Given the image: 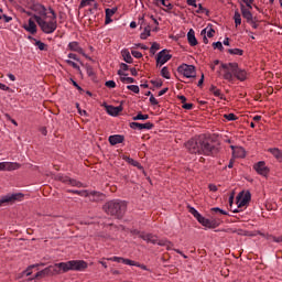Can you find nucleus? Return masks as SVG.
I'll use <instances>...</instances> for the list:
<instances>
[{"label": "nucleus", "instance_id": "nucleus-1", "mask_svg": "<svg viewBox=\"0 0 282 282\" xmlns=\"http://www.w3.org/2000/svg\"><path fill=\"white\" fill-rule=\"evenodd\" d=\"M185 147L187 151L198 155H215L217 153L216 147L210 144V141L204 134L191 139Z\"/></svg>", "mask_w": 282, "mask_h": 282}, {"label": "nucleus", "instance_id": "nucleus-2", "mask_svg": "<svg viewBox=\"0 0 282 282\" xmlns=\"http://www.w3.org/2000/svg\"><path fill=\"white\" fill-rule=\"evenodd\" d=\"M48 10L51 15H46L45 18L35 15V22L44 34H54L58 28V22L56 21L57 15L54 9L50 8Z\"/></svg>", "mask_w": 282, "mask_h": 282}, {"label": "nucleus", "instance_id": "nucleus-3", "mask_svg": "<svg viewBox=\"0 0 282 282\" xmlns=\"http://www.w3.org/2000/svg\"><path fill=\"white\" fill-rule=\"evenodd\" d=\"M104 208L107 215H111V217H116L117 219H122L124 213H127V202L120 199L110 200Z\"/></svg>", "mask_w": 282, "mask_h": 282}, {"label": "nucleus", "instance_id": "nucleus-4", "mask_svg": "<svg viewBox=\"0 0 282 282\" xmlns=\"http://www.w3.org/2000/svg\"><path fill=\"white\" fill-rule=\"evenodd\" d=\"M131 235L140 237V239H143V241H147L148 243H156L158 246H164L167 250H171V248H173V243L171 241L159 240L156 236H153V234H147L138 229H134L131 231Z\"/></svg>", "mask_w": 282, "mask_h": 282}, {"label": "nucleus", "instance_id": "nucleus-5", "mask_svg": "<svg viewBox=\"0 0 282 282\" xmlns=\"http://www.w3.org/2000/svg\"><path fill=\"white\" fill-rule=\"evenodd\" d=\"M57 268L59 269V274L61 272H69V270L83 272L87 270V263L85 260H70L67 262L57 263Z\"/></svg>", "mask_w": 282, "mask_h": 282}, {"label": "nucleus", "instance_id": "nucleus-6", "mask_svg": "<svg viewBox=\"0 0 282 282\" xmlns=\"http://www.w3.org/2000/svg\"><path fill=\"white\" fill-rule=\"evenodd\" d=\"M238 67L239 64L237 63L221 64L220 69L224 70L223 78L228 80V83H232V80H235V74L237 73Z\"/></svg>", "mask_w": 282, "mask_h": 282}, {"label": "nucleus", "instance_id": "nucleus-7", "mask_svg": "<svg viewBox=\"0 0 282 282\" xmlns=\"http://www.w3.org/2000/svg\"><path fill=\"white\" fill-rule=\"evenodd\" d=\"M189 213L197 219L198 224H202L205 228H217V221L207 219L206 217L202 216L195 207H189Z\"/></svg>", "mask_w": 282, "mask_h": 282}, {"label": "nucleus", "instance_id": "nucleus-8", "mask_svg": "<svg viewBox=\"0 0 282 282\" xmlns=\"http://www.w3.org/2000/svg\"><path fill=\"white\" fill-rule=\"evenodd\" d=\"M177 72L180 74H183V76H185V78H195V76L197 75V73L195 70V66L188 65V64H183V65L178 66Z\"/></svg>", "mask_w": 282, "mask_h": 282}, {"label": "nucleus", "instance_id": "nucleus-9", "mask_svg": "<svg viewBox=\"0 0 282 282\" xmlns=\"http://www.w3.org/2000/svg\"><path fill=\"white\" fill-rule=\"evenodd\" d=\"M48 274H61V271L58 269V263L50 265V267L45 268L44 270L37 272L35 274V279H43V276H48Z\"/></svg>", "mask_w": 282, "mask_h": 282}, {"label": "nucleus", "instance_id": "nucleus-10", "mask_svg": "<svg viewBox=\"0 0 282 282\" xmlns=\"http://www.w3.org/2000/svg\"><path fill=\"white\" fill-rule=\"evenodd\" d=\"M31 10L35 12V14L32 15V19H34V21H36L35 17H41L42 19H45V17H47V8H45V6L41 3H33L31 6Z\"/></svg>", "mask_w": 282, "mask_h": 282}, {"label": "nucleus", "instance_id": "nucleus-11", "mask_svg": "<svg viewBox=\"0 0 282 282\" xmlns=\"http://www.w3.org/2000/svg\"><path fill=\"white\" fill-rule=\"evenodd\" d=\"M22 200H23L22 193L9 194L7 196H3L0 199V206H3L4 204H14V202H22Z\"/></svg>", "mask_w": 282, "mask_h": 282}, {"label": "nucleus", "instance_id": "nucleus-12", "mask_svg": "<svg viewBox=\"0 0 282 282\" xmlns=\"http://www.w3.org/2000/svg\"><path fill=\"white\" fill-rule=\"evenodd\" d=\"M67 50H69V52H77V54H82L84 58H89V56L85 54L83 47H80V43H78L77 41L69 42L67 45Z\"/></svg>", "mask_w": 282, "mask_h": 282}, {"label": "nucleus", "instance_id": "nucleus-13", "mask_svg": "<svg viewBox=\"0 0 282 282\" xmlns=\"http://www.w3.org/2000/svg\"><path fill=\"white\" fill-rule=\"evenodd\" d=\"M169 61H171V55L166 54L165 50L161 51L156 56V65H160V67L169 63Z\"/></svg>", "mask_w": 282, "mask_h": 282}, {"label": "nucleus", "instance_id": "nucleus-14", "mask_svg": "<svg viewBox=\"0 0 282 282\" xmlns=\"http://www.w3.org/2000/svg\"><path fill=\"white\" fill-rule=\"evenodd\" d=\"M153 123L147 122V123H140V122H131L130 128L131 129H138L139 131H143L145 129L147 131H151L153 129Z\"/></svg>", "mask_w": 282, "mask_h": 282}, {"label": "nucleus", "instance_id": "nucleus-15", "mask_svg": "<svg viewBox=\"0 0 282 282\" xmlns=\"http://www.w3.org/2000/svg\"><path fill=\"white\" fill-rule=\"evenodd\" d=\"M254 171H257V173H259V175H268V173H270V170L268 169V166H265V162L260 161L258 162L254 166H253Z\"/></svg>", "mask_w": 282, "mask_h": 282}, {"label": "nucleus", "instance_id": "nucleus-16", "mask_svg": "<svg viewBox=\"0 0 282 282\" xmlns=\"http://www.w3.org/2000/svg\"><path fill=\"white\" fill-rule=\"evenodd\" d=\"M23 29L30 34H36L37 32L36 22H34V20L30 18L28 23L23 24Z\"/></svg>", "mask_w": 282, "mask_h": 282}, {"label": "nucleus", "instance_id": "nucleus-17", "mask_svg": "<svg viewBox=\"0 0 282 282\" xmlns=\"http://www.w3.org/2000/svg\"><path fill=\"white\" fill-rule=\"evenodd\" d=\"M240 11L243 19H246L248 23L252 22V11H248V9H246V4L240 3Z\"/></svg>", "mask_w": 282, "mask_h": 282}, {"label": "nucleus", "instance_id": "nucleus-18", "mask_svg": "<svg viewBox=\"0 0 282 282\" xmlns=\"http://www.w3.org/2000/svg\"><path fill=\"white\" fill-rule=\"evenodd\" d=\"M105 107H106V111L109 116L116 117L120 113V111H122V106L116 107V106L106 105Z\"/></svg>", "mask_w": 282, "mask_h": 282}, {"label": "nucleus", "instance_id": "nucleus-19", "mask_svg": "<svg viewBox=\"0 0 282 282\" xmlns=\"http://www.w3.org/2000/svg\"><path fill=\"white\" fill-rule=\"evenodd\" d=\"M108 141L112 147H116V144H122V142H124V137L121 134H113L109 137Z\"/></svg>", "mask_w": 282, "mask_h": 282}, {"label": "nucleus", "instance_id": "nucleus-20", "mask_svg": "<svg viewBox=\"0 0 282 282\" xmlns=\"http://www.w3.org/2000/svg\"><path fill=\"white\" fill-rule=\"evenodd\" d=\"M187 41H188V44L192 46V47H195V45H197V37H195V30L191 29L187 33Z\"/></svg>", "mask_w": 282, "mask_h": 282}, {"label": "nucleus", "instance_id": "nucleus-21", "mask_svg": "<svg viewBox=\"0 0 282 282\" xmlns=\"http://www.w3.org/2000/svg\"><path fill=\"white\" fill-rule=\"evenodd\" d=\"M231 150L235 158H246V150H243V148H237L235 145H231Z\"/></svg>", "mask_w": 282, "mask_h": 282}, {"label": "nucleus", "instance_id": "nucleus-22", "mask_svg": "<svg viewBox=\"0 0 282 282\" xmlns=\"http://www.w3.org/2000/svg\"><path fill=\"white\" fill-rule=\"evenodd\" d=\"M210 94H213L214 96H216V98H220V100H226V98L224 97V95L221 94V90L218 89L217 86L212 85L209 88Z\"/></svg>", "mask_w": 282, "mask_h": 282}, {"label": "nucleus", "instance_id": "nucleus-23", "mask_svg": "<svg viewBox=\"0 0 282 282\" xmlns=\"http://www.w3.org/2000/svg\"><path fill=\"white\" fill-rule=\"evenodd\" d=\"M235 78H237L238 80H246V78L248 77V74L246 73V70L241 69V68H237L236 73H235Z\"/></svg>", "mask_w": 282, "mask_h": 282}, {"label": "nucleus", "instance_id": "nucleus-24", "mask_svg": "<svg viewBox=\"0 0 282 282\" xmlns=\"http://www.w3.org/2000/svg\"><path fill=\"white\" fill-rule=\"evenodd\" d=\"M121 56L123 57L124 63H133V57H131V53L129 52V50H122Z\"/></svg>", "mask_w": 282, "mask_h": 282}, {"label": "nucleus", "instance_id": "nucleus-25", "mask_svg": "<svg viewBox=\"0 0 282 282\" xmlns=\"http://www.w3.org/2000/svg\"><path fill=\"white\" fill-rule=\"evenodd\" d=\"M270 153L278 159L279 162H282V151L278 148L269 149Z\"/></svg>", "mask_w": 282, "mask_h": 282}, {"label": "nucleus", "instance_id": "nucleus-26", "mask_svg": "<svg viewBox=\"0 0 282 282\" xmlns=\"http://www.w3.org/2000/svg\"><path fill=\"white\" fill-rule=\"evenodd\" d=\"M124 262L127 263V265H135V268H141V270H145L147 272H149V268L144 264H140V262H135L133 260H126Z\"/></svg>", "mask_w": 282, "mask_h": 282}, {"label": "nucleus", "instance_id": "nucleus-27", "mask_svg": "<svg viewBox=\"0 0 282 282\" xmlns=\"http://www.w3.org/2000/svg\"><path fill=\"white\" fill-rule=\"evenodd\" d=\"M228 54H231V56H243V50L241 48H228Z\"/></svg>", "mask_w": 282, "mask_h": 282}, {"label": "nucleus", "instance_id": "nucleus-28", "mask_svg": "<svg viewBox=\"0 0 282 282\" xmlns=\"http://www.w3.org/2000/svg\"><path fill=\"white\" fill-rule=\"evenodd\" d=\"M124 72H129V65L121 63L120 69L118 70L119 76H129V74H126Z\"/></svg>", "mask_w": 282, "mask_h": 282}, {"label": "nucleus", "instance_id": "nucleus-29", "mask_svg": "<svg viewBox=\"0 0 282 282\" xmlns=\"http://www.w3.org/2000/svg\"><path fill=\"white\" fill-rule=\"evenodd\" d=\"M156 3H161L164 6L165 12H170V10H173V4L171 2H167L166 0H156Z\"/></svg>", "mask_w": 282, "mask_h": 282}, {"label": "nucleus", "instance_id": "nucleus-30", "mask_svg": "<svg viewBox=\"0 0 282 282\" xmlns=\"http://www.w3.org/2000/svg\"><path fill=\"white\" fill-rule=\"evenodd\" d=\"M149 36H151V26H145L144 32L140 35V39L145 41V39H149Z\"/></svg>", "mask_w": 282, "mask_h": 282}, {"label": "nucleus", "instance_id": "nucleus-31", "mask_svg": "<svg viewBox=\"0 0 282 282\" xmlns=\"http://www.w3.org/2000/svg\"><path fill=\"white\" fill-rule=\"evenodd\" d=\"M21 165L19 163L7 162V171H17Z\"/></svg>", "mask_w": 282, "mask_h": 282}, {"label": "nucleus", "instance_id": "nucleus-32", "mask_svg": "<svg viewBox=\"0 0 282 282\" xmlns=\"http://www.w3.org/2000/svg\"><path fill=\"white\" fill-rule=\"evenodd\" d=\"M239 195H241V199L245 203L250 204V199H252V195L250 194V192H246L245 194L240 193Z\"/></svg>", "mask_w": 282, "mask_h": 282}, {"label": "nucleus", "instance_id": "nucleus-33", "mask_svg": "<svg viewBox=\"0 0 282 282\" xmlns=\"http://www.w3.org/2000/svg\"><path fill=\"white\" fill-rule=\"evenodd\" d=\"M108 261H115L116 263H124V265H127L126 261H131V260L120 258V257H112V258H109Z\"/></svg>", "mask_w": 282, "mask_h": 282}, {"label": "nucleus", "instance_id": "nucleus-34", "mask_svg": "<svg viewBox=\"0 0 282 282\" xmlns=\"http://www.w3.org/2000/svg\"><path fill=\"white\" fill-rule=\"evenodd\" d=\"M123 160L128 162V164H131L132 166H140V163L133 159H131L128 155H123Z\"/></svg>", "mask_w": 282, "mask_h": 282}, {"label": "nucleus", "instance_id": "nucleus-35", "mask_svg": "<svg viewBox=\"0 0 282 282\" xmlns=\"http://www.w3.org/2000/svg\"><path fill=\"white\" fill-rule=\"evenodd\" d=\"M235 23H236V28H239V25H241V13H239V11H235Z\"/></svg>", "mask_w": 282, "mask_h": 282}, {"label": "nucleus", "instance_id": "nucleus-36", "mask_svg": "<svg viewBox=\"0 0 282 282\" xmlns=\"http://www.w3.org/2000/svg\"><path fill=\"white\" fill-rule=\"evenodd\" d=\"M68 193H73L74 195H79L80 197H87V191L68 189Z\"/></svg>", "mask_w": 282, "mask_h": 282}, {"label": "nucleus", "instance_id": "nucleus-37", "mask_svg": "<svg viewBox=\"0 0 282 282\" xmlns=\"http://www.w3.org/2000/svg\"><path fill=\"white\" fill-rule=\"evenodd\" d=\"M132 120H149V115H143L141 112H138L137 116L132 117Z\"/></svg>", "mask_w": 282, "mask_h": 282}, {"label": "nucleus", "instance_id": "nucleus-38", "mask_svg": "<svg viewBox=\"0 0 282 282\" xmlns=\"http://www.w3.org/2000/svg\"><path fill=\"white\" fill-rule=\"evenodd\" d=\"M161 76H163V78H166L167 80L171 78V73H169V67L164 66L161 69Z\"/></svg>", "mask_w": 282, "mask_h": 282}, {"label": "nucleus", "instance_id": "nucleus-39", "mask_svg": "<svg viewBox=\"0 0 282 282\" xmlns=\"http://www.w3.org/2000/svg\"><path fill=\"white\" fill-rule=\"evenodd\" d=\"M35 46L39 47L41 52H45V50H47V45L39 40L35 41Z\"/></svg>", "mask_w": 282, "mask_h": 282}, {"label": "nucleus", "instance_id": "nucleus-40", "mask_svg": "<svg viewBox=\"0 0 282 282\" xmlns=\"http://www.w3.org/2000/svg\"><path fill=\"white\" fill-rule=\"evenodd\" d=\"M210 210H212V213H215L216 215H228V212H226L219 207H213Z\"/></svg>", "mask_w": 282, "mask_h": 282}, {"label": "nucleus", "instance_id": "nucleus-41", "mask_svg": "<svg viewBox=\"0 0 282 282\" xmlns=\"http://www.w3.org/2000/svg\"><path fill=\"white\" fill-rule=\"evenodd\" d=\"M68 184H70V186H76L77 188H83V183L74 178H69Z\"/></svg>", "mask_w": 282, "mask_h": 282}, {"label": "nucleus", "instance_id": "nucleus-42", "mask_svg": "<svg viewBox=\"0 0 282 282\" xmlns=\"http://www.w3.org/2000/svg\"><path fill=\"white\" fill-rule=\"evenodd\" d=\"M197 10H196V13L197 14H209V11L206 9V8H204L202 4H198L197 6Z\"/></svg>", "mask_w": 282, "mask_h": 282}, {"label": "nucleus", "instance_id": "nucleus-43", "mask_svg": "<svg viewBox=\"0 0 282 282\" xmlns=\"http://www.w3.org/2000/svg\"><path fill=\"white\" fill-rule=\"evenodd\" d=\"M121 83H127L128 85L131 83H135V79L132 77L121 76L120 77Z\"/></svg>", "mask_w": 282, "mask_h": 282}, {"label": "nucleus", "instance_id": "nucleus-44", "mask_svg": "<svg viewBox=\"0 0 282 282\" xmlns=\"http://www.w3.org/2000/svg\"><path fill=\"white\" fill-rule=\"evenodd\" d=\"M237 206H238V208H243V206H248V203H245V202L241 199V195H238V196H237Z\"/></svg>", "mask_w": 282, "mask_h": 282}, {"label": "nucleus", "instance_id": "nucleus-45", "mask_svg": "<svg viewBox=\"0 0 282 282\" xmlns=\"http://www.w3.org/2000/svg\"><path fill=\"white\" fill-rule=\"evenodd\" d=\"M213 47L214 50H219L220 52H224V44L221 42H214Z\"/></svg>", "mask_w": 282, "mask_h": 282}, {"label": "nucleus", "instance_id": "nucleus-46", "mask_svg": "<svg viewBox=\"0 0 282 282\" xmlns=\"http://www.w3.org/2000/svg\"><path fill=\"white\" fill-rule=\"evenodd\" d=\"M127 89L133 91V94H140V87H138L137 85L127 86Z\"/></svg>", "mask_w": 282, "mask_h": 282}, {"label": "nucleus", "instance_id": "nucleus-47", "mask_svg": "<svg viewBox=\"0 0 282 282\" xmlns=\"http://www.w3.org/2000/svg\"><path fill=\"white\" fill-rule=\"evenodd\" d=\"M116 12H118V9H117V8H113V9H106V17L112 18Z\"/></svg>", "mask_w": 282, "mask_h": 282}, {"label": "nucleus", "instance_id": "nucleus-48", "mask_svg": "<svg viewBox=\"0 0 282 282\" xmlns=\"http://www.w3.org/2000/svg\"><path fill=\"white\" fill-rule=\"evenodd\" d=\"M65 62L67 65H70V67H73L74 69H80V66H78V64H76L74 61L66 59Z\"/></svg>", "mask_w": 282, "mask_h": 282}, {"label": "nucleus", "instance_id": "nucleus-49", "mask_svg": "<svg viewBox=\"0 0 282 282\" xmlns=\"http://www.w3.org/2000/svg\"><path fill=\"white\" fill-rule=\"evenodd\" d=\"M267 238L272 239L275 243H281L282 242V236L281 237H274V236L268 235Z\"/></svg>", "mask_w": 282, "mask_h": 282}, {"label": "nucleus", "instance_id": "nucleus-50", "mask_svg": "<svg viewBox=\"0 0 282 282\" xmlns=\"http://www.w3.org/2000/svg\"><path fill=\"white\" fill-rule=\"evenodd\" d=\"M158 50H160V44H158L156 42H154L150 48V52H152V54H155V52H158Z\"/></svg>", "mask_w": 282, "mask_h": 282}, {"label": "nucleus", "instance_id": "nucleus-51", "mask_svg": "<svg viewBox=\"0 0 282 282\" xmlns=\"http://www.w3.org/2000/svg\"><path fill=\"white\" fill-rule=\"evenodd\" d=\"M200 36H203V43H205V45H208V37H206V29L202 30Z\"/></svg>", "mask_w": 282, "mask_h": 282}, {"label": "nucleus", "instance_id": "nucleus-52", "mask_svg": "<svg viewBox=\"0 0 282 282\" xmlns=\"http://www.w3.org/2000/svg\"><path fill=\"white\" fill-rule=\"evenodd\" d=\"M36 268V265H30L25 271H23V274L25 276H30L32 274V269Z\"/></svg>", "mask_w": 282, "mask_h": 282}, {"label": "nucleus", "instance_id": "nucleus-53", "mask_svg": "<svg viewBox=\"0 0 282 282\" xmlns=\"http://www.w3.org/2000/svg\"><path fill=\"white\" fill-rule=\"evenodd\" d=\"M106 87H108L109 89H116V82L113 80L106 82Z\"/></svg>", "mask_w": 282, "mask_h": 282}, {"label": "nucleus", "instance_id": "nucleus-54", "mask_svg": "<svg viewBox=\"0 0 282 282\" xmlns=\"http://www.w3.org/2000/svg\"><path fill=\"white\" fill-rule=\"evenodd\" d=\"M94 3V0H82L80 8H85V6H91Z\"/></svg>", "mask_w": 282, "mask_h": 282}, {"label": "nucleus", "instance_id": "nucleus-55", "mask_svg": "<svg viewBox=\"0 0 282 282\" xmlns=\"http://www.w3.org/2000/svg\"><path fill=\"white\" fill-rule=\"evenodd\" d=\"M224 118L229 121L237 120V116H235V113L225 115Z\"/></svg>", "mask_w": 282, "mask_h": 282}, {"label": "nucleus", "instance_id": "nucleus-56", "mask_svg": "<svg viewBox=\"0 0 282 282\" xmlns=\"http://www.w3.org/2000/svg\"><path fill=\"white\" fill-rule=\"evenodd\" d=\"M76 109L78 110V113L80 116H87V111L86 110H82L80 104H76Z\"/></svg>", "mask_w": 282, "mask_h": 282}, {"label": "nucleus", "instance_id": "nucleus-57", "mask_svg": "<svg viewBox=\"0 0 282 282\" xmlns=\"http://www.w3.org/2000/svg\"><path fill=\"white\" fill-rule=\"evenodd\" d=\"M131 54L134 58H142V53L140 51H132Z\"/></svg>", "mask_w": 282, "mask_h": 282}, {"label": "nucleus", "instance_id": "nucleus-58", "mask_svg": "<svg viewBox=\"0 0 282 282\" xmlns=\"http://www.w3.org/2000/svg\"><path fill=\"white\" fill-rule=\"evenodd\" d=\"M69 176H59V182H63V184H69Z\"/></svg>", "mask_w": 282, "mask_h": 282}, {"label": "nucleus", "instance_id": "nucleus-59", "mask_svg": "<svg viewBox=\"0 0 282 282\" xmlns=\"http://www.w3.org/2000/svg\"><path fill=\"white\" fill-rule=\"evenodd\" d=\"M182 107H183V109L191 111V109H193V104H186V101H185Z\"/></svg>", "mask_w": 282, "mask_h": 282}, {"label": "nucleus", "instance_id": "nucleus-60", "mask_svg": "<svg viewBox=\"0 0 282 282\" xmlns=\"http://www.w3.org/2000/svg\"><path fill=\"white\" fill-rule=\"evenodd\" d=\"M67 56H68V58H72L73 61H77V63L80 61V59L78 58V55H76V54H74V53H69Z\"/></svg>", "mask_w": 282, "mask_h": 282}, {"label": "nucleus", "instance_id": "nucleus-61", "mask_svg": "<svg viewBox=\"0 0 282 282\" xmlns=\"http://www.w3.org/2000/svg\"><path fill=\"white\" fill-rule=\"evenodd\" d=\"M70 83H72V85H74V86L76 87V89H78V91H83V87H80V86L78 85V83H76V80L70 79Z\"/></svg>", "mask_w": 282, "mask_h": 282}, {"label": "nucleus", "instance_id": "nucleus-62", "mask_svg": "<svg viewBox=\"0 0 282 282\" xmlns=\"http://www.w3.org/2000/svg\"><path fill=\"white\" fill-rule=\"evenodd\" d=\"M207 36H208V39H213V36H215V30L214 29H209L207 31Z\"/></svg>", "mask_w": 282, "mask_h": 282}, {"label": "nucleus", "instance_id": "nucleus-63", "mask_svg": "<svg viewBox=\"0 0 282 282\" xmlns=\"http://www.w3.org/2000/svg\"><path fill=\"white\" fill-rule=\"evenodd\" d=\"M151 83L152 85H154V87H158V88L162 87V82L152 80Z\"/></svg>", "mask_w": 282, "mask_h": 282}, {"label": "nucleus", "instance_id": "nucleus-64", "mask_svg": "<svg viewBox=\"0 0 282 282\" xmlns=\"http://www.w3.org/2000/svg\"><path fill=\"white\" fill-rule=\"evenodd\" d=\"M150 102H151V105H159L158 99H155L153 97V95H151V97H150Z\"/></svg>", "mask_w": 282, "mask_h": 282}]
</instances>
